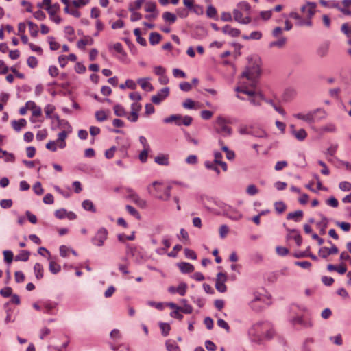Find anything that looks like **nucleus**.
I'll return each instance as SVG.
<instances>
[{
	"instance_id": "54",
	"label": "nucleus",
	"mask_w": 351,
	"mask_h": 351,
	"mask_svg": "<svg viewBox=\"0 0 351 351\" xmlns=\"http://www.w3.org/2000/svg\"><path fill=\"white\" fill-rule=\"evenodd\" d=\"M54 110H55L54 106H53L51 104L47 105L45 108V112L46 117L49 119L52 118L51 114L54 112Z\"/></svg>"
},
{
	"instance_id": "14",
	"label": "nucleus",
	"mask_w": 351,
	"mask_h": 351,
	"mask_svg": "<svg viewBox=\"0 0 351 351\" xmlns=\"http://www.w3.org/2000/svg\"><path fill=\"white\" fill-rule=\"evenodd\" d=\"M169 88H163L156 95L152 97V101L155 104H159L169 95Z\"/></svg>"
},
{
	"instance_id": "55",
	"label": "nucleus",
	"mask_w": 351,
	"mask_h": 351,
	"mask_svg": "<svg viewBox=\"0 0 351 351\" xmlns=\"http://www.w3.org/2000/svg\"><path fill=\"white\" fill-rule=\"evenodd\" d=\"M246 192L250 195H255L258 193L257 187L254 184L249 185L246 189Z\"/></svg>"
},
{
	"instance_id": "11",
	"label": "nucleus",
	"mask_w": 351,
	"mask_h": 351,
	"mask_svg": "<svg viewBox=\"0 0 351 351\" xmlns=\"http://www.w3.org/2000/svg\"><path fill=\"white\" fill-rule=\"evenodd\" d=\"M227 281V275L225 273L219 272L217 275L215 281V288L220 293H225L227 291V287L225 282Z\"/></svg>"
},
{
	"instance_id": "64",
	"label": "nucleus",
	"mask_w": 351,
	"mask_h": 351,
	"mask_svg": "<svg viewBox=\"0 0 351 351\" xmlns=\"http://www.w3.org/2000/svg\"><path fill=\"white\" fill-rule=\"evenodd\" d=\"M341 31L348 37L351 36V24L344 23L341 26Z\"/></svg>"
},
{
	"instance_id": "43",
	"label": "nucleus",
	"mask_w": 351,
	"mask_h": 351,
	"mask_svg": "<svg viewBox=\"0 0 351 351\" xmlns=\"http://www.w3.org/2000/svg\"><path fill=\"white\" fill-rule=\"evenodd\" d=\"M275 210L278 213H282L287 209V206L283 202H276L274 204Z\"/></svg>"
},
{
	"instance_id": "53",
	"label": "nucleus",
	"mask_w": 351,
	"mask_h": 351,
	"mask_svg": "<svg viewBox=\"0 0 351 351\" xmlns=\"http://www.w3.org/2000/svg\"><path fill=\"white\" fill-rule=\"evenodd\" d=\"M328 51V47L326 45L320 46L317 51V53L320 57H324L326 56Z\"/></svg>"
},
{
	"instance_id": "31",
	"label": "nucleus",
	"mask_w": 351,
	"mask_h": 351,
	"mask_svg": "<svg viewBox=\"0 0 351 351\" xmlns=\"http://www.w3.org/2000/svg\"><path fill=\"white\" fill-rule=\"evenodd\" d=\"M145 1V0H136L134 2L130 3L128 7L129 11L133 12L139 10Z\"/></svg>"
},
{
	"instance_id": "12",
	"label": "nucleus",
	"mask_w": 351,
	"mask_h": 351,
	"mask_svg": "<svg viewBox=\"0 0 351 351\" xmlns=\"http://www.w3.org/2000/svg\"><path fill=\"white\" fill-rule=\"evenodd\" d=\"M128 197L130 199L138 206L144 208L147 206L145 200L141 199L132 189H127Z\"/></svg>"
},
{
	"instance_id": "18",
	"label": "nucleus",
	"mask_w": 351,
	"mask_h": 351,
	"mask_svg": "<svg viewBox=\"0 0 351 351\" xmlns=\"http://www.w3.org/2000/svg\"><path fill=\"white\" fill-rule=\"evenodd\" d=\"M221 31L225 34H228L232 37H237L239 36L241 32L237 28L232 27L229 25H226L221 29Z\"/></svg>"
},
{
	"instance_id": "28",
	"label": "nucleus",
	"mask_w": 351,
	"mask_h": 351,
	"mask_svg": "<svg viewBox=\"0 0 351 351\" xmlns=\"http://www.w3.org/2000/svg\"><path fill=\"white\" fill-rule=\"evenodd\" d=\"M242 38L244 40H258L262 38V33L259 31L252 32L250 35H243Z\"/></svg>"
},
{
	"instance_id": "35",
	"label": "nucleus",
	"mask_w": 351,
	"mask_h": 351,
	"mask_svg": "<svg viewBox=\"0 0 351 351\" xmlns=\"http://www.w3.org/2000/svg\"><path fill=\"white\" fill-rule=\"evenodd\" d=\"M82 206L83 208L86 210L91 211L93 213L96 212V209L93 205V203L89 199H86L83 201Z\"/></svg>"
},
{
	"instance_id": "38",
	"label": "nucleus",
	"mask_w": 351,
	"mask_h": 351,
	"mask_svg": "<svg viewBox=\"0 0 351 351\" xmlns=\"http://www.w3.org/2000/svg\"><path fill=\"white\" fill-rule=\"evenodd\" d=\"M166 347L168 351H180V347L173 340L167 341Z\"/></svg>"
},
{
	"instance_id": "52",
	"label": "nucleus",
	"mask_w": 351,
	"mask_h": 351,
	"mask_svg": "<svg viewBox=\"0 0 351 351\" xmlns=\"http://www.w3.org/2000/svg\"><path fill=\"white\" fill-rule=\"evenodd\" d=\"M125 209L131 215L134 216L136 219H140L139 213L133 206L127 205L125 206Z\"/></svg>"
},
{
	"instance_id": "36",
	"label": "nucleus",
	"mask_w": 351,
	"mask_h": 351,
	"mask_svg": "<svg viewBox=\"0 0 351 351\" xmlns=\"http://www.w3.org/2000/svg\"><path fill=\"white\" fill-rule=\"evenodd\" d=\"M162 19L167 22L173 23L176 21L177 18L176 14H174L173 13L169 12H165L162 14Z\"/></svg>"
},
{
	"instance_id": "44",
	"label": "nucleus",
	"mask_w": 351,
	"mask_h": 351,
	"mask_svg": "<svg viewBox=\"0 0 351 351\" xmlns=\"http://www.w3.org/2000/svg\"><path fill=\"white\" fill-rule=\"evenodd\" d=\"M268 104L271 105L273 108L277 111L279 114H280L282 116H285L286 112L285 110L280 106L277 105L274 101L272 100H268L267 101Z\"/></svg>"
},
{
	"instance_id": "30",
	"label": "nucleus",
	"mask_w": 351,
	"mask_h": 351,
	"mask_svg": "<svg viewBox=\"0 0 351 351\" xmlns=\"http://www.w3.org/2000/svg\"><path fill=\"white\" fill-rule=\"evenodd\" d=\"M161 39V35L157 32H152L149 35V43L152 45L158 44Z\"/></svg>"
},
{
	"instance_id": "19",
	"label": "nucleus",
	"mask_w": 351,
	"mask_h": 351,
	"mask_svg": "<svg viewBox=\"0 0 351 351\" xmlns=\"http://www.w3.org/2000/svg\"><path fill=\"white\" fill-rule=\"evenodd\" d=\"M296 95V90L292 87H289L285 89L283 93V99L287 101H291L295 97Z\"/></svg>"
},
{
	"instance_id": "2",
	"label": "nucleus",
	"mask_w": 351,
	"mask_h": 351,
	"mask_svg": "<svg viewBox=\"0 0 351 351\" xmlns=\"http://www.w3.org/2000/svg\"><path fill=\"white\" fill-rule=\"evenodd\" d=\"M317 5L313 2H307L305 5H302L300 10L302 13H305L306 9H308V14L306 16H302L296 12H291L289 14V17L295 19V25L298 27H311L313 25L312 19L316 12Z\"/></svg>"
},
{
	"instance_id": "61",
	"label": "nucleus",
	"mask_w": 351,
	"mask_h": 351,
	"mask_svg": "<svg viewBox=\"0 0 351 351\" xmlns=\"http://www.w3.org/2000/svg\"><path fill=\"white\" fill-rule=\"evenodd\" d=\"M160 328L164 336H167L169 334V330L171 329L169 324L167 323H160Z\"/></svg>"
},
{
	"instance_id": "16",
	"label": "nucleus",
	"mask_w": 351,
	"mask_h": 351,
	"mask_svg": "<svg viewBox=\"0 0 351 351\" xmlns=\"http://www.w3.org/2000/svg\"><path fill=\"white\" fill-rule=\"evenodd\" d=\"M232 13L234 16V19L238 23L242 24H248L251 22V18L248 16L243 17V14L239 9L233 10Z\"/></svg>"
},
{
	"instance_id": "46",
	"label": "nucleus",
	"mask_w": 351,
	"mask_h": 351,
	"mask_svg": "<svg viewBox=\"0 0 351 351\" xmlns=\"http://www.w3.org/2000/svg\"><path fill=\"white\" fill-rule=\"evenodd\" d=\"M110 347L114 351H130L129 346L126 344H120L119 346L111 344Z\"/></svg>"
},
{
	"instance_id": "39",
	"label": "nucleus",
	"mask_w": 351,
	"mask_h": 351,
	"mask_svg": "<svg viewBox=\"0 0 351 351\" xmlns=\"http://www.w3.org/2000/svg\"><path fill=\"white\" fill-rule=\"evenodd\" d=\"M253 136L257 138H265L267 137V133L262 129H252L251 130V134Z\"/></svg>"
},
{
	"instance_id": "29",
	"label": "nucleus",
	"mask_w": 351,
	"mask_h": 351,
	"mask_svg": "<svg viewBox=\"0 0 351 351\" xmlns=\"http://www.w3.org/2000/svg\"><path fill=\"white\" fill-rule=\"evenodd\" d=\"M217 165H218V163L215 162L214 161H213V162L206 161L204 162V165H205L206 168H207L208 169L214 171L217 173V175L219 176L220 174V170L218 168V167L217 166Z\"/></svg>"
},
{
	"instance_id": "17",
	"label": "nucleus",
	"mask_w": 351,
	"mask_h": 351,
	"mask_svg": "<svg viewBox=\"0 0 351 351\" xmlns=\"http://www.w3.org/2000/svg\"><path fill=\"white\" fill-rule=\"evenodd\" d=\"M291 128H292V134L299 141H303L307 137V132L304 129H300L297 130L294 129L293 125H291Z\"/></svg>"
},
{
	"instance_id": "6",
	"label": "nucleus",
	"mask_w": 351,
	"mask_h": 351,
	"mask_svg": "<svg viewBox=\"0 0 351 351\" xmlns=\"http://www.w3.org/2000/svg\"><path fill=\"white\" fill-rule=\"evenodd\" d=\"M193 119L190 116H182L180 114H173L169 117L165 118L163 121L165 123H171L174 122L177 125H186L189 126L191 124Z\"/></svg>"
},
{
	"instance_id": "5",
	"label": "nucleus",
	"mask_w": 351,
	"mask_h": 351,
	"mask_svg": "<svg viewBox=\"0 0 351 351\" xmlns=\"http://www.w3.org/2000/svg\"><path fill=\"white\" fill-rule=\"evenodd\" d=\"M325 111L322 108H317L309 111L306 114L296 113L293 117L298 119L303 120L308 123H313L317 120L321 119L325 117Z\"/></svg>"
},
{
	"instance_id": "21",
	"label": "nucleus",
	"mask_w": 351,
	"mask_h": 351,
	"mask_svg": "<svg viewBox=\"0 0 351 351\" xmlns=\"http://www.w3.org/2000/svg\"><path fill=\"white\" fill-rule=\"evenodd\" d=\"M149 78H140L137 82L141 87L146 91H152L154 90L153 86L149 82Z\"/></svg>"
},
{
	"instance_id": "37",
	"label": "nucleus",
	"mask_w": 351,
	"mask_h": 351,
	"mask_svg": "<svg viewBox=\"0 0 351 351\" xmlns=\"http://www.w3.org/2000/svg\"><path fill=\"white\" fill-rule=\"evenodd\" d=\"M291 322H292V324L293 325L300 324V325H303L305 327H311V326H312L311 322H308V323L304 322L303 319L301 317H300V316H297V317H293L292 319V320H291Z\"/></svg>"
},
{
	"instance_id": "26",
	"label": "nucleus",
	"mask_w": 351,
	"mask_h": 351,
	"mask_svg": "<svg viewBox=\"0 0 351 351\" xmlns=\"http://www.w3.org/2000/svg\"><path fill=\"white\" fill-rule=\"evenodd\" d=\"M328 223V219L326 217L321 215V221L317 223V227L319 229L321 234H325Z\"/></svg>"
},
{
	"instance_id": "13",
	"label": "nucleus",
	"mask_w": 351,
	"mask_h": 351,
	"mask_svg": "<svg viewBox=\"0 0 351 351\" xmlns=\"http://www.w3.org/2000/svg\"><path fill=\"white\" fill-rule=\"evenodd\" d=\"M328 243L332 245L330 248L322 247L319 250L318 254L323 258H326L329 255L337 254L339 252L335 245L332 244L331 241H328Z\"/></svg>"
},
{
	"instance_id": "9",
	"label": "nucleus",
	"mask_w": 351,
	"mask_h": 351,
	"mask_svg": "<svg viewBox=\"0 0 351 351\" xmlns=\"http://www.w3.org/2000/svg\"><path fill=\"white\" fill-rule=\"evenodd\" d=\"M108 230L105 228H100L91 240L93 244L98 247L103 246L108 238Z\"/></svg>"
},
{
	"instance_id": "1",
	"label": "nucleus",
	"mask_w": 351,
	"mask_h": 351,
	"mask_svg": "<svg viewBox=\"0 0 351 351\" xmlns=\"http://www.w3.org/2000/svg\"><path fill=\"white\" fill-rule=\"evenodd\" d=\"M261 74V59L254 56L249 59L248 64L242 72L239 85L235 91L248 95V100L254 106H260L263 100L262 95L255 90L258 79Z\"/></svg>"
},
{
	"instance_id": "34",
	"label": "nucleus",
	"mask_w": 351,
	"mask_h": 351,
	"mask_svg": "<svg viewBox=\"0 0 351 351\" xmlns=\"http://www.w3.org/2000/svg\"><path fill=\"white\" fill-rule=\"evenodd\" d=\"M34 274L38 280L43 277V268L40 263H36L34 267Z\"/></svg>"
},
{
	"instance_id": "22",
	"label": "nucleus",
	"mask_w": 351,
	"mask_h": 351,
	"mask_svg": "<svg viewBox=\"0 0 351 351\" xmlns=\"http://www.w3.org/2000/svg\"><path fill=\"white\" fill-rule=\"evenodd\" d=\"M178 266L180 271L184 274L191 273L194 271V266L189 263L182 262L178 264Z\"/></svg>"
},
{
	"instance_id": "45",
	"label": "nucleus",
	"mask_w": 351,
	"mask_h": 351,
	"mask_svg": "<svg viewBox=\"0 0 351 351\" xmlns=\"http://www.w3.org/2000/svg\"><path fill=\"white\" fill-rule=\"evenodd\" d=\"M155 162L158 165H167L169 163L168 157L165 155H159L155 158Z\"/></svg>"
},
{
	"instance_id": "48",
	"label": "nucleus",
	"mask_w": 351,
	"mask_h": 351,
	"mask_svg": "<svg viewBox=\"0 0 351 351\" xmlns=\"http://www.w3.org/2000/svg\"><path fill=\"white\" fill-rule=\"evenodd\" d=\"M291 232L295 234L292 237V239H294V241H295L298 246H300L302 243V238L300 236V234H299V232H298V230L293 229V230H291Z\"/></svg>"
},
{
	"instance_id": "23",
	"label": "nucleus",
	"mask_w": 351,
	"mask_h": 351,
	"mask_svg": "<svg viewBox=\"0 0 351 351\" xmlns=\"http://www.w3.org/2000/svg\"><path fill=\"white\" fill-rule=\"evenodd\" d=\"M303 211L296 210L295 212L288 213L287 219L289 220H293L295 222H299L303 217Z\"/></svg>"
},
{
	"instance_id": "27",
	"label": "nucleus",
	"mask_w": 351,
	"mask_h": 351,
	"mask_svg": "<svg viewBox=\"0 0 351 351\" xmlns=\"http://www.w3.org/2000/svg\"><path fill=\"white\" fill-rule=\"evenodd\" d=\"M27 124V121L25 119H20L19 121H13L12 122V125L14 130L16 132H19L21 128H24Z\"/></svg>"
},
{
	"instance_id": "7",
	"label": "nucleus",
	"mask_w": 351,
	"mask_h": 351,
	"mask_svg": "<svg viewBox=\"0 0 351 351\" xmlns=\"http://www.w3.org/2000/svg\"><path fill=\"white\" fill-rule=\"evenodd\" d=\"M215 130L223 136H230L232 134V128L227 125V121L222 117H217Z\"/></svg>"
},
{
	"instance_id": "62",
	"label": "nucleus",
	"mask_w": 351,
	"mask_h": 351,
	"mask_svg": "<svg viewBox=\"0 0 351 351\" xmlns=\"http://www.w3.org/2000/svg\"><path fill=\"white\" fill-rule=\"evenodd\" d=\"M27 65L31 68H35L38 65V60L34 56H30L27 60Z\"/></svg>"
},
{
	"instance_id": "49",
	"label": "nucleus",
	"mask_w": 351,
	"mask_h": 351,
	"mask_svg": "<svg viewBox=\"0 0 351 351\" xmlns=\"http://www.w3.org/2000/svg\"><path fill=\"white\" fill-rule=\"evenodd\" d=\"M156 3L152 1H147L145 3V10L147 12H154L156 11Z\"/></svg>"
},
{
	"instance_id": "8",
	"label": "nucleus",
	"mask_w": 351,
	"mask_h": 351,
	"mask_svg": "<svg viewBox=\"0 0 351 351\" xmlns=\"http://www.w3.org/2000/svg\"><path fill=\"white\" fill-rule=\"evenodd\" d=\"M61 122H63L65 125L64 130L58 134V138L56 140V142L58 143V147L60 149H64L66 145V141L68 135L71 132V126L66 121L62 120Z\"/></svg>"
},
{
	"instance_id": "24",
	"label": "nucleus",
	"mask_w": 351,
	"mask_h": 351,
	"mask_svg": "<svg viewBox=\"0 0 351 351\" xmlns=\"http://www.w3.org/2000/svg\"><path fill=\"white\" fill-rule=\"evenodd\" d=\"M214 157V162H217L218 165H219L221 167L223 171H226L228 170V165L225 162H223L221 160L223 157L221 153H220L218 151H215Z\"/></svg>"
},
{
	"instance_id": "57",
	"label": "nucleus",
	"mask_w": 351,
	"mask_h": 351,
	"mask_svg": "<svg viewBox=\"0 0 351 351\" xmlns=\"http://www.w3.org/2000/svg\"><path fill=\"white\" fill-rule=\"evenodd\" d=\"M326 204L328 206H331L332 208H337L338 206H339L338 200L335 197H331L329 199H328L326 201Z\"/></svg>"
},
{
	"instance_id": "47",
	"label": "nucleus",
	"mask_w": 351,
	"mask_h": 351,
	"mask_svg": "<svg viewBox=\"0 0 351 351\" xmlns=\"http://www.w3.org/2000/svg\"><path fill=\"white\" fill-rule=\"evenodd\" d=\"M187 287L188 286L185 282L180 283L178 287H176L177 293L180 295L184 296L186 293Z\"/></svg>"
},
{
	"instance_id": "20",
	"label": "nucleus",
	"mask_w": 351,
	"mask_h": 351,
	"mask_svg": "<svg viewBox=\"0 0 351 351\" xmlns=\"http://www.w3.org/2000/svg\"><path fill=\"white\" fill-rule=\"evenodd\" d=\"M287 43V38L285 37H280L277 40L270 42L269 44V48H278L282 49L283 48Z\"/></svg>"
},
{
	"instance_id": "58",
	"label": "nucleus",
	"mask_w": 351,
	"mask_h": 351,
	"mask_svg": "<svg viewBox=\"0 0 351 351\" xmlns=\"http://www.w3.org/2000/svg\"><path fill=\"white\" fill-rule=\"evenodd\" d=\"M33 191L36 195H40L43 193L44 190L42 187V185L40 182H37L36 184L33 186Z\"/></svg>"
},
{
	"instance_id": "60",
	"label": "nucleus",
	"mask_w": 351,
	"mask_h": 351,
	"mask_svg": "<svg viewBox=\"0 0 351 351\" xmlns=\"http://www.w3.org/2000/svg\"><path fill=\"white\" fill-rule=\"evenodd\" d=\"M49 43L51 50L55 51L60 48V44L54 40L53 37H49Z\"/></svg>"
},
{
	"instance_id": "10",
	"label": "nucleus",
	"mask_w": 351,
	"mask_h": 351,
	"mask_svg": "<svg viewBox=\"0 0 351 351\" xmlns=\"http://www.w3.org/2000/svg\"><path fill=\"white\" fill-rule=\"evenodd\" d=\"M261 325L262 324L261 323H258L250 328L249 335L252 341L257 343H261L262 341V336L261 334Z\"/></svg>"
},
{
	"instance_id": "42",
	"label": "nucleus",
	"mask_w": 351,
	"mask_h": 351,
	"mask_svg": "<svg viewBox=\"0 0 351 351\" xmlns=\"http://www.w3.org/2000/svg\"><path fill=\"white\" fill-rule=\"evenodd\" d=\"M206 15L208 18L217 19V12L215 7L209 5L206 10Z\"/></svg>"
},
{
	"instance_id": "25",
	"label": "nucleus",
	"mask_w": 351,
	"mask_h": 351,
	"mask_svg": "<svg viewBox=\"0 0 351 351\" xmlns=\"http://www.w3.org/2000/svg\"><path fill=\"white\" fill-rule=\"evenodd\" d=\"M93 44V39L90 36H85L77 42V45L79 49H84L86 45H92Z\"/></svg>"
},
{
	"instance_id": "51",
	"label": "nucleus",
	"mask_w": 351,
	"mask_h": 351,
	"mask_svg": "<svg viewBox=\"0 0 351 351\" xmlns=\"http://www.w3.org/2000/svg\"><path fill=\"white\" fill-rule=\"evenodd\" d=\"M60 265L54 261H51L49 263V270L53 274H57L60 271Z\"/></svg>"
},
{
	"instance_id": "40",
	"label": "nucleus",
	"mask_w": 351,
	"mask_h": 351,
	"mask_svg": "<svg viewBox=\"0 0 351 351\" xmlns=\"http://www.w3.org/2000/svg\"><path fill=\"white\" fill-rule=\"evenodd\" d=\"M114 112L115 115L117 117L126 116V112H125L124 108L119 104H117L114 106Z\"/></svg>"
},
{
	"instance_id": "3",
	"label": "nucleus",
	"mask_w": 351,
	"mask_h": 351,
	"mask_svg": "<svg viewBox=\"0 0 351 351\" xmlns=\"http://www.w3.org/2000/svg\"><path fill=\"white\" fill-rule=\"evenodd\" d=\"M171 189L170 186L157 181L147 186L149 193L162 201L169 200L171 196Z\"/></svg>"
},
{
	"instance_id": "4",
	"label": "nucleus",
	"mask_w": 351,
	"mask_h": 351,
	"mask_svg": "<svg viewBox=\"0 0 351 351\" xmlns=\"http://www.w3.org/2000/svg\"><path fill=\"white\" fill-rule=\"evenodd\" d=\"M320 4L324 8H336L345 15H351V10L349 9L351 6V0H342L341 2L335 0H320Z\"/></svg>"
},
{
	"instance_id": "56",
	"label": "nucleus",
	"mask_w": 351,
	"mask_h": 351,
	"mask_svg": "<svg viewBox=\"0 0 351 351\" xmlns=\"http://www.w3.org/2000/svg\"><path fill=\"white\" fill-rule=\"evenodd\" d=\"M336 225L341 228L343 231L348 232L351 229V225L350 223L348 222H339L337 221Z\"/></svg>"
},
{
	"instance_id": "63",
	"label": "nucleus",
	"mask_w": 351,
	"mask_h": 351,
	"mask_svg": "<svg viewBox=\"0 0 351 351\" xmlns=\"http://www.w3.org/2000/svg\"><path fill=\"white\" fill-rule=\"evenodd\" d=\"M95 118L98 121H104L107 119V116L104 111H97L95 112Z\"/></svg>"
},
{
	"instance_id": "50",
	"label": "nucleus",
	"mask_w": 351,
	"mask_h": 351,
	"mask_svg": "<svg viewBox=\"0 0 351 351\" xmlns=\"http://www.w3.org/2000/svg\"><path fill=\"white\" fill-rule=\"evenodd\" d=\"M339 188L342 191H351V183L347 181L341 182L339 184Z\"/></svg>"
},
{
	"instance_id": "33",
	"label": "nucleus",
	"mask_w": 351,
	"mask_h": 351,
	"mask_svg": "<svg viewBox=\"0 0 351 351\" xmlns=\"http://www.w3.org/2000/svg\"><path fill=\"white\" fill-rule=\"evenodd\" d=\"M27 25L29 27L30 35L32 37H36L38 34V25L32 21H27Z\"/></svg>"
},
{
	"instance_id": "15",
	"label": "nucleus",
	"mask_w": 351,
	"mask_h": 351,
	"mask_svg": "<svg viewBox=\"0 0 351 351\" xmlns=\"http://www.w3.org/2000/svg\"><path fill=\"white\" fill-rule=\"evenodd\" d=\"M57 303L51 301H45L42 303L44 313L47 314H55L57 311Z\"/></svg>"
},
{
	"instance_id": "41",
	"label": "nucleus",
	"mask_w": 351,
	"mask_h": 351,
	"mask_svg": "<svg viewBox=\"0 0 351 351\" xmlns=\"http://www.w3.org/2000/svg\"><path fill=\"white\" fill-rule=\"evenodd\" d=\"M238 9L245 12L247 14L250 13L251 10L250 5L247 1H241L237 4Z\"/></svg>"
},
{
	"instance_id": "59",
	"label": "nucleus",
	"mask_w": 351,
	"mask_h": 351,
	"mask_svg": "<svg viewBox=\"0 0 351 351\" xmlns=\"http://www.w3.org/2000/svg\"><path fill=\"white\" fill-rule=\"evenodd\" d=\"M4 260L8 263H11L13 260V253L10 250L3 251Z\"/></svg>"
},
{
	"instance_id": "32",
	"label": "nucleus",
	"mask_w": 351,
	"mask_h": 351,
	"mask_svg": "<svg viewBox=\"0 0 351 351\" xmlns=\"http://www.w3.org/2000/svg\"><path fill=\"white\" fill-rule=\"evenodd\" d=\"M30 253L27 250H21L20 253L15 256V261H27L29 257Z\"/></svg>"
}]
</instances>
